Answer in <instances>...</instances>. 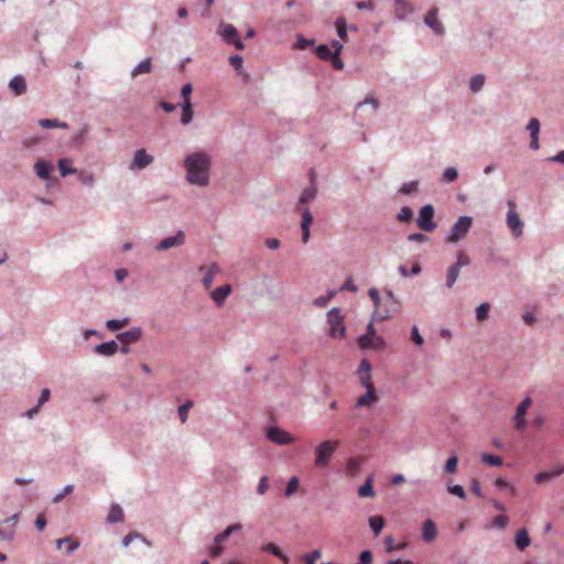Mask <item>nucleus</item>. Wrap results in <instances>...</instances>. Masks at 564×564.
Returning <instances> with one entry per match:
<instances>
[{
    "instance_id": "49530a36",
    "label": "nucleus",
    "mask_w": 564,
    "mask_h": 564,
    "mask_svg": "<svg viewBox=\"0 0 564 564\" xmlns=\"http://www.w3.org/2000/svg\"><path fill=\"white\" fill-rule=\"evenodd\" d=\"M485 84V77L482 75H476L470 79V89L474 93L479 91Z\"/></svg>"
},
{
    "instance_id": "603ef678",
    "label": "nucleus",
    "mask_w": 564,
    "mask_h": 564,
    "mask_svg": "<svg viewBox=\"0 0 564 564\" xmlns=\"http://www.w3.org/2000/svg\"><path fill=\"white\" fill-rule=\"evenodd\" d=\"M384 544H386V547H387V551L388 552H393L395 550H401L405 546L404 543H399V544H395L392 536H387L386 540H384Z\"/></svg>"
},
{
    "instance_id": "f8f14e48",
    "label": "nucleus",
    "mask_w": 564,
    "mask_h": 564,
    "mask_svg": "<svg viewBox=\"0 0 564 564\" xmlns=\"http://www.w3.org/2000/svg\"><path fill=\"white\" fill-rule=\"evenodd\" d=\"M425 24L432 29V31L436 35H443L445 32V29L441 21L437 19V9L433 8L431 9L426 15L424 17Z\"/></svg>"
},
{
    "instance_id": "4468645a",
    "label": "nucleus",
    "mask_w": 564,
    "mask_h": 564,
    "mask_svg": "<svg viewBox=\"0 0 564 564\" xmlns=\"http://www.w3.org/2000/svg\"><path fill=\"white\" fill-rule=\"evenodd\" d=\"M379 400L376 389L367 390L365 394L360 395L355 403L356 408H371Z\"/></svg>"
},
{
    "instance_id": "09e8293b",
    "label": "nucleus",
    "mask_w": 564,
    "mask_h": 564,
    "mask_svg": "<svg viewBox=\"0 0 564 564\" xmlns=\"http://www.w3.org/2000/svg\"><path fill=\"white\" fill-rule=\"evenodd\" d=\"M527 130L530 132V137L539 135L540 121L536 118H532L527 126Z\"/></svg>"
},
{
    "instance_id": "7ed1b4c3",
    "label": "nucleus",
    "mask_w": 564,
    "mask_h": 564,
    "mask_svg": "<svg viewBox=\"0 0 564 564\" xmlns=\"http://www.w3.org/2000/svg\"><path fill=\"white\" fill-rule=\"evenodd\" d=\"M339 446L338 440H327L315 448V466L324 468L328 466L333 454Z\"/></svg>"
},
{
    "instance_id": "5701e85b",
    "label": "nucleus",
    "mask_w": 564,
    "mask_h": 564,
    "mask_svg": "<svg viewBox=\"0 0 564 564\" xmlns=\"http://www.w3.org/2000/svg\"><path fill=\"white\" fill-rule=\"evenodd\" d=\"M133 162L138 169H144L153 162V156L148 154L145 150L140 149L137 150Z\"/></svg>"
},
{
    "instance_id": "680f3d73",
    "label": "nucleus",
    "mask_w": 564,
    "mask_h": 564,
    "mask_svg": "<svg viewBox=\"0 0 564 564\" xmlns=\"http://www.w3.org/2000/svg\"><path fill=\"white\" fill-rule=\"evenodd\" d=\"M408 240L410 241H413V242H417V243H424V242H427L429 241V237L424 234H411L409 237H408Z\"/></svg>"
},
{
    "instance_id": "f257e3e1",
    "label": "nucleus",
    "mask_w": 564,
    "mask_h": 564,
    "mask_svg": "<svg viewBox=\"0 0 564 564\" xmlns=\"http://www.w3.org/2000/svg\"><path fill=\"white\" fill-rule=\"evenodd\" d=\"M212 166L210 156L206 152H194L184 160L186 180L189 184L207 186Z\"/></svg>"
},
{
    "instance_id": "72a5a7b5",
    "label": "nucleus",
    "mask_w": 564,
    "mask_h": 564,
    "mask_svg": "<svg viewBox=\"0 0 564 564\" xmlns=\"http://www.w3.org/2000/svg\"><path fill=\"white\" fill-rule=\"evenodd\" d=\"M64 543H68V546L66 549L67 553H72L73 551H75L79 546V542L78 541L73 540L70 536H67V538H64V539H58L56 541L57 549L62 550Z\"/></svg>"
},
{
    "instance_id": "c03bdc74",
    "label": "nucleus",
    "mask_w": 564,
    "mask_h": 564,
    "mask_svg": "<svg viewBox=\"0 0 564 564\" xmlns=\"http://www.w3.org/2000/svg\"><path fill=\"white\" fill-rule=\"evenodd\" d=\"M299 485H300L299 478L295 476L292 477L286 485L285 496L291 497L292 495H294L296 492V490L299 489Z\"/></svg>"
},
{
    "instance_id": "2eb2a0df",
    "label": "nucleus",
    "mask_w": 564,
    "mask_h": 564,
    "mask_svg": "<svg viewBox=\"0 0 564 564\" xmlns=\"http://www.w3.org/2000/svg\"><path fill=\"white\" fill-rule=\"evenodd\" d=\"M184 240H185V236H184V234L182 231H180L178 234H176L173 237H167V238L163 239L156 246V249L160 250V251H164V250H167V249L173 248V247H178V246H182L184 243Z\"/></svg>"
},
{
    "instance_id": "5fc2aeb1",
    "label": "nucleus",
    "mask_w": 564,
    "mask_h": 564,
    "mask_svg": "<svg viewBox=\"0 0 564 564\" xmlns=\"http://www.w3.org/2000/svg\"><path fill=\"white\" fill-rule=\"evenodd\" d=\"M372 339H373V336H371L367 333L365 335L360 336L358 339L360 348H362V349L370 348Z\"/></svg>"
},
{
    "instance_id": "69168bd1",
    "label": "nucleus",
    "mask_w": 564,
    "mask_h": 564,
    "mask_svg": "<svg viewBox=\"0 0 564 564\" xmlns=\"http://www.w3.org/2000/svg\"><path fill=\"white\" fill-rule=\"evenodd\" d=\"M370 371H371V365H370L369 360L362 359L359 365L358 372L360 375H370Z\"/></svg>"
},
{
    "instance_id": "6e6d98bb",
    "label": "nucleus",
    "mask_w": 564,
    "mask_h": 564,
    "mask_svg": "<svg viewBox=\"0 0 564 564\" xmlns=\"http://www.w3.org/2000/svg\"><path fill=\"white\" fill-rule=\"evenodd\" d=\"M321 556L322 552L319 550H315L304 557L305 564H316V561L319 560Z\"/></svg>"
},
{
    "instance_id": "0eeeda50",
    "label": "nucleus",
    "mask_w": 564,
    "mask_h": 564,
    "mask_svg": "<svg viewBox=\"0 0 564 564\" xmlns=\"http://www.w3.org/2000/svg\"><path fill=\"white\" fill-rule=\"evenodd\" d=\"M516 203L513 200L508 202V214H507V226L510 229L512 236L518 238L522 235L523 223L521 221L517 210Z\"/></svg>"
},
{
    "instance_id": "bb28decb",
    "label": "nucleus",
    "mask_w": 564,
    "mask_h": 564,
    "mask_svg": "<svg viewBox=\"0 0 564 564\" xmlns=\"http://www.w3.org/2000/svg\"><path fill=\"white\" fill-rule=\"evenodd\" d=\"M516 545L520 551H523L530 545V538L525 529H521L516 534Z\"/></svg>"
},
{
    "instance_id": "8fccbe9b",
    "label": "nucleus",
    "mask_w": 564,
    "mask_h": 564,
    "mask_svg": "<svg viewBox=\"0 0 564 564\" xmlns=\"http://www.w3.org/2000/svg\"><path fill=\"white\" fill-rule=\"evenodd\" d=\"M192 406H193V401H187L178 408V415H180V420L182 421V423L186 422L188 411L191 410Z\"/></svg>"
},
{
    "instance_id": "338daca9",
    "label": "nucleus",
    "mask_w": 564,
    "mask_h": 564,
    "mask_svg": "<svg viewBox=\"0 0 564 564\" xmlns=\"http://www.w3.org/2000/svg\"><path fill=\"white\" fill-rule=\"evenodd\" d=\"M359 564H372V554L370 551L366 550L360 553Z\"/></svg>"
},
{
    "instance_id": "6e6552de",
    "label": "nucleus",
    "mask_w": 564,
    "mask_h": 564,
    "mask_svg": "<svg viewBox=\"0 0 564 564\" xmlns=\"http://www.w3.org/2000/svg\"><path fill=\"white\" fill-rule=\"evenodd\" d=\"M434 207L430 204L423 206L416 219L417 227L426 232H431L436 228V223L433 221Z\"/></svg>"
},
{
    "instance_id": "a19ab883",
    "label": "nucleus",
    "mask_w": 564,
    "mask_h": 564,
    "mask_svg": "<svg viewBox=\"0 0 564 564\" xmlns=\"http://www.w3.org/2000/svg\"><path fill=\"white\" fill-rule=\"evenodd\" d=\"M481 460L488 465H491V466H501L502 465V459L501 457L499 456H495V455H491V454H488V453H484L481 455Z\"/></svg>"
},
{
    "instance_id": "de8ad7c7",
    "label": "nucleus",
    "mask_w": 564,
    "mask_h": 564,
    "mask_svg": "<svg viewBox=\"0 0 564 564\" xmlns=\"http://www.w3.org/2000/svg\"><path fill=\"white\" fill-rule=\"evenodd\" d=\"M413 217V212L410 207L404 206L398 214V220L401 223H409Z\"/></svg>"
},
{
    "instance_id": "393cba45",
    "label": "nucleus",
    "mask_w": 564,
    "mask_h": 564,
    "mask_svg": "<svg viewBox=\"0 0 564 564\" xmlns=\"http://www.w3.org/2000/svg\"><path fill=\"white\" fill-rule=\"evenodd\" d=\"M73 161L68 158L59 159L57 162L58 170L62 176H67L77 173V170L72 167Z\"/></svg>"
},
{
    "instance_id": "f3484780",
    "label": "nucleus",
    "mask_w": 564,
    "mask_h": 564,
    "mask_svg": "<svg viewBox=\"0 0 564 564\" xmlns=\"http://www.w3.org/2000/svg\"><path fill=\"white\" fill-rule=\"evenodd\" d=\"M232 292V289L229 284L221 285L219 288H216L210 296L213 301L216 303L217 306H223L227 297Z\"/></svg>"
},
{
    "instance_id": "a18cd8bd",
    "label": "nucleus",
    "mask_w": 564,
    "mask_h": 564,
    "mask_svg": "<svg viewBox=\"0 0 564 564\" xmlns=\"http://www.w3.org/2000/svg\"><path fill=\"white\" fill-rule=\"evenodd\" d=\"M447 491L451 495L457 496L460 499H465L466 498V491H465L464 487L460 486V485H451V484H448L447 485Z\"/></svg>"
},
{
    "instance_id": "7c9ffc66",
    "label": "nucleus",
    "mask_w": 564,
    "mask_h": 564,
    "mask_svg": "<svg viewBox=\"0 0 564 564\" xmlns=\"http://www.w3.org/2000/svg\"><path fill=\"white\" fill-rule=\"evenodd\" d=\"M107 519L110 523L121 522L123 520V511L120 506L112 505Z\"/></svg>"
},
{
    "instance_id": "052dcab7",
    "label": "nucleus",
    "mask_w": 564,
    "mask_h": 564,
    "mask_svg": "<svg viewBox=\"0 0 564 564\" xmlns=\"http://www.w3.org/2000/svg\"><path fill=\"white\" fill-rule=\"evenodd\" d=\"M384 346H386L384 339L381 336L375 335L370 348L380 350V349H383Z\"/></svg>"
},
{
    "instance_id": "bf43d9fd",
    "label": "nucleus",
    "mask_w": 564,
    "mask_h": 564,
    "mask_svg": "<svg viewBox=\"0 0 564 564\" xmlns=\"http://www.w3.org/2000/svg\"><path fill=\"white\" fill-rule=\"evenodd\" d=\"M417 188V182H409V183H405L402 185V187L400 188V192L402 194H411L413 192H415Z\"/></svg>"
},
{
    "instance_id": "aec40b11",
    "label": "nucleus",
    "mask_w": 564,
    "mask_h": 564,
    "mask_svg": "<svg viewBox=\"0 0 564 564\" xmlns=\"http://www.w3.org/2000/svg\"><path fill=\"white\" fill-rule=\"evenodd\" d=\"M413 12L412 4L406 0H395L394 2V13L395 17L400 20L405 19L409 14Z\"/></svg>"
},
{
    "instance_id": "9d476101",
    "label": "nucleus",
    "mask_w": 564,
    "mask_h": 564,
    "mask_svg": "<svg viewBox=\"0 0 564 564\" xmlns=\"http://www.w3.org/2000/svg\"><path fill=\"white\" fill-rule=\"evenodd\" d=\"M531 404H532V399L527 397L517 406V411H516V414L513 417L516 430L523 431L524 427L527 426L525 414L528 413V410L531 406Z\"/></svg>"
},
{
    "instance_id": "37998d69",
    "label": "nucleus",
    "mask_w": 564,
    "mask_h": 564,
    "mask_svg": "<svg viewBox=\"0 0 564 564\" xmlns=\"http://www.w3.org/2000/svg\"><path fill=\"white\" fill-rule=\"evenodd\" d=\"M490 310L489 303H482L480 304L476 310V317L478 321H485L488 318V313Z\"/></svg>"
},
{
    "instance_id": "3c124183",
    "label": "nucleus",
    "mask_w": 564,
    "mask_h": 564,
    "mask_svg": "<svg viewBox=\"0 0 564 564\" xmlns=\"http://www.w3.org/2000/svg\"><path fill=\"white\" fill-rule=\"evenodd\" d=\"M457 175H458V173L455 167H447L443 173L442 180L444 182L451 183L457 178Z\"/></svg>"
},
{
    "instance_id": "1a4fd4ad",
    "label": "nucleus",
    "mask_w": 564,
    "mask_h": 564,
    "mask_svg": "<svg viewBox=\"0 0 564 564\" xmlns=\"http://www.w3.org/2000/svg\"><path fill=\"white\" fill-rule=\"evenodd\" d=\"M219 32L226 43L235 45L239 51L245 48V44L240 40L238 31L232 24L220 23Z\"/></svg>"
},
{
    "instance_id": "4d7b16f0",
    "label": "nucleus",
    "mask_w": 564,
    "mask_h": 564,
    "mask_svg": "<svg viewBox=\"0 0 564 564\" xmlns=\"http://www.w3.org/2000/svg\"><path fill=\"white\" fill-rule=\"evenodd\" d=\"M79 181L85 185H93L95 182V177L91 173L88 172H80L78 174Z\"/></svg>"
},
{
    "instance_id": "ddd939ff",
    "label": "nucleus",
    "mask_w": 564,
    "mask_h": 564,
    "mask_svg": "<svg viewBox=\"0 0 564 564\" xmlns=\"http://www.w3.org/2000/svg\"><path fill=\"white\" fill-rule=\"evenodd\" d=\"M199 270L205 271L202 282L204 288L209 290L214 283L215 276L220 273V268L216 263H212L208 267L202 265Z\"/></svg>"
},
{
    "instance_id": "9b49d317",
    "label": "nucleus",
    "mask_w": 564,
    "mask_h": 564,
    "mask_svg": "<svg viewBox=\"0 0 564 564\" xmlns=\"http://www.w3.org/2000/svg\"><path fill=\"white\" fill-rule=\"evenodd\" d=\"M267 437L278 445H286L294 441L292 435L288 433L286 431L278 427V426H271L267 431Z\"/></svg>"
},
{
    "instance_id": "4be33fe9",
    "label": "nucleus",
    "mask_w": 564,
    "mask_h": 564,
    "mask_svg": "<svg viewBox=\"0 0 564 564\" xmlns=\"http://www.w3.org/2000/svg\"><path fill=\"white\" fill-rule=\"evenodd\" d=\"M313 176H314V172L312 171V172H311V180H312V184H311L308 187H306V188L302 192V194H301V196H300V200H299V203H300V204H302V205H304V204H307V203L312 202V200L316 197V194H317V187H316V185H315V183H314Z\"/></svg>"
},
{
    "instance_id": "f704fd0d",
    "label": "nucleus",
    "mask_w": 564,
    "mask_h": 564,
    "mask_svg": "<svg viewBox=\"0 0 564 564\" xmlns=\"http://www.w3.org/2000/svg\"><path fill=\"white\" fill-rule=\"evenodd\" d=\"M193 119V106L191 101L183 102V110H182V117L181 122L183 124H188Z\"/></svg>"
},
{
    "instance_id": "a878e982",
    "label": "nucleus",
    "mask_w": 564,
    "mask_h": 564,
    "mask_svg": "<svg viewBox=\"0 0 564 564\" xmlns=\"http://www.w3.org/2000/svg\"><path fill=\"white\" fill-rule=\"evenodd\" d=\"M9 86L15 95H22L26 90L25 79L22 76L13 77Z\"/></svg>"
},
{
    "instance_id": "774afa93",
    "label": "nucleus",
    "mask_w": 564,
    "mask_h": 564,
    "mask_svg": "<svg viewBox=\"0 0 564 564\" xmlns=\"http://www.w3.org/2000/svg\"><path fill=\"white\" fill-rule=\"evenodd\" d=\"M360 383L367 389H376L372 381H371V375H360Z\"/></svg>"
},
{
    "instance_id": "a211bd4d",
    "label": "nucleus",
    "mask_w": 564,
    "mask_h": 564,
    "mask_svg": "<svg viewBox=\"0 0 564 564\" xmlns=\"http://www.w3.org/2000/svg\"><path fill=\"white\" fill-rule=\"evenodd\" d=\"M53 169H54L53 164L43 159L37 160L36 163L34 164L35 174L41 180H48Z\"/></svg>"
},
{
    "instance_id": "412c9836",
    "label": "nucleus",
    "mask_w": 564,
    "mask_h": 564,
    "mask_svg": "<svg viewBox=\"0 0 564 564\" xmlns=\"http://www.w3.org/2000/svg\"><path fill=\"white\" fill-rule=\"evenodd\" d=\"M141 336H142L141 329L135 327V328H131L127 332L119 334L118 339L123 345H129V344L137 343L141 338Z\"/></svg>"
},
{
    "instance_id": "c9c22d12",
    "label": "nucleus",
    "mask_w": 564,
    "mask_h": 564,
    "mask_svg": "<svg viewBox=\"0 0 564 564\" xmlns=\"http://www.w3.org/2000/svg\"><path fill=\"white\" fill-rule=\"evenodd\" d=\"M369 525L373 533L378 535L384 525V519L381 516L371 517L369 519Z\"/></svg>"
},
{
    "instance_id": "c85d7f7f",
    "label": "nucleus",
    "mask_w": 564,
    "mask_h": 564,
    "mask_svg": "<svg viewBox=\"0 0 564 564\" xmlns=\"http://www.w3.org/2000/svg\"><path fill=\"white\" fill-rule=\"evenodd\" d=\"M152 69V63H151V58H145L144 61H142L141 63H139L134 68L133 70L131 72V76L132 77H137L141 74H148L150 73Z\"/></svg>"
},
{
    "instance_id": "f03ea898",
    "label": "nucleus",
    "mask_w": 564,
    "mask_h": 564,
    "mask_svg": "<svg viewBox=\"0 0 564 564\" xmlns=\"http://www.w3.org/2000/svg\"><path fill=\"white\" fill-rule=\"evenodd\" d=\"M368 294H369V297L372 300L373 306H375V310L372 313L373 319L383 321L400 311V303L395 299L392 291L388 290V291H386V294H384L383 300L387 303H389V307H387V308L381 307V299L379 295V291L377 289H375V288L370 289L368 291Z\"/></svg>"
},
{
    "instance_id": "423d86ee",
    "label": "nucleus",
    "mask_w": 564,
    "mask_h": 564,
    "mask_svg": "<svg viewBox=\"0 0 564 564\" xmlns=\"http://www.w3.org/2000/svg\"><path fill=\"white\" fill-rule=\"evenodd\" d=\"M473 224V219L469 216H460L457 221L453 225L451 234L447 237V241L451 243L458 242L469 231Z\"/></svg>"
},
{
    "instance_id": "2f4dec72",
    "label": "nucleus",
    "mask_w": 564,
    "mask_h": 564,
    "mask_svg": "<svg viewBox=\"0 0 564 564\" xmlns=\"http://www.w3.org/2000/svg\"><path fill=\"white\" fill-rule=\"evenodd\" d=\"M372 477H368L365 481V484L359 487L358 489V496L361 497V498H366V497H373L375 496V491H373V488H372Z\"/></svg>"
},
{
    "instance_id": "e2e57ef3",
    "label": "nucleus",
    "mask_w": 564,
    "mask_h": 564,
    "mask_svg": "<svg viewBox=\"0 0 564 564\" xmlns=\"http://www.w3.org/2000/svg\"><path fill=\"white\" fill-rule=\"evenodd\" d=\"M268 477L267 476H262L260 478V481L258 484V487H257V491L259 495H264L269 488V485H268Z\"/></svg>"
},
{
    "instance_id": "b1692460",
    "label": "nucleus",
    "mask_w": 564,
    "mask_h": 564,
    "mask_svg": "<svg viewBox=\"0 0 564 564\" xmlns=\"http://www.w3.org/2000/svg\"><path fill=\"white\" fill-rule=\"evenodd\" d=\"M118 350V344L115 340H110L107 343H102L100 345H97L95 348V351L99 355L104 356H112Z\"/></svg>"
},
{
    "instance_id": "6ab92c4d",
    "label": "nucleus",
    "mask_w": 564,
    "mask_h": 564,
    "mask_svg": "<svg viewBox=\"0 0 564 564\" xmlns=\"http://www.w3.org/2000/svg\"><path fill=\"white\" fill-rule=\"evenodd\" d=\"M313 223V216L311 212L307 208H304L302 213V221H301V228H302V241L303 243H306L310 239V226Z\"/></svg>"
},
{
    "instance_id": "c756f323",
    "label": "nucleus",
    "mask_w": 564,
    "mask_h": 564,
    "mask_svg": "<svg viewBox=\"0 0 564 564\" xmlns=\"http://www.w3.org/2000/svg\"><path fill=\"white\" fill-rule=\"evenodd\" d=\"M240 529H241V524H239V523H235V524L227 527V529L224 532H221L220 534H217L215 536V543L221 544L229 538V535L231 533H234Z\"/></svg>"
},
{
    "instance_id": "20e7f679",
    "label": "nucleus",
    "mask_w": 564,
    "mask_h": 564,
    "mask_svg": "<svg viewBox=\"0 0 564 564\" xmlns=\"http://www.w3.org/2000/svg\"><path fill=\"white\" fill-rule=\"evenodd\" d=\"M470 262V257L465 251L457 252L456 262L449 265L446 271V286L448 289H452L456 283L460 269L469 265Z\"/></svg>"
},
{
    "instance_id": "79ce46f5",
    "label": "nucleus",
    "mask_w": 564,
    "mask_h": 564,
    "mask_svg": "<svg viewBox=\"0 0 564 564\" xmlns=\"http://www.w3.org/2000/svg\"><path fill=\"white\" fill-rule=\"evenodd\" d=\"M39 123H40L41 127L46 128V129H51V128H63V129H65V128H67L66 123H61V122H58L55 119H41Z\"/></svg>"
},
{
    "instance_id": "dca6fc26",
    "label": "nucleus",
    "mask_w": 564,
    "mask_h": 564,
    "mask_svg": "<svg viewBox=\"0 0 564 564\" xmlns=\"http://www.w3.org/2000/svg\"><path fill=\"white\" fill-rule=\"evenodd\" d=\"M563 474H564V466L560 465L552 470L538 473L534 476V481L539 485L543 484V482H549L552 479H554L555 477H558Z\"/></svg>"
},
{
    "instance_id": "864d4df0",
    "label": "nucleus",
    "mask_w": 564,
    "mask_h": 564,
    "mask_svg": "<svg viewBox=\"0 0 564 564\" xmlns=\"http://www.w3.org/2000/svg\"><path fill=\"white\" fill-rule=\"evenodd\" d=\"M335 295V292H329L327 295L316 297L313 303L318 307H324L330 301V299Z\"/></svg>"
},
{
    "instance_id": "4c0bfd02",
    "label": "nucleus",
    "mask_w": 564,
    "mask_h": 564,
    "mask_svg": "<svg viewBox=\"0 0 564 564\" xmlns=\"http://www.w3.org/2000/svg\"><path fill=\"white\" fill-rule=\"evenodd\" d=\"M336 29H337V34L340 37V40L346 42L348 36H347L346 20L344 18H338L336 20Z\"/></svg>"
},
{
    "instance_id": "39448f33",
    "label": "nucleus",
    "mask_w": 564,
    "mask_h": 564,
    "mask_svg": "<svg viewBox=\"0 0 564 564\" xmlns=\"http://www.w3.org/2000/svg\"><path fill=\"white\" fill-rule=\"evenodd\" d=\"M327 322L329 324L328 335L333 338H343L346 334L344 317L338 308H332L327 313Z\"/></svg>"
},
{
    "instance_id": "473e14b6",
    "label": "nucleus",
    "mask_w": 564,
    "mask_h": 564,
    "mask_svg": "<svg viewBox=\"0 0 564 564\" xmlns=\"http://www.w3.org/2000/svg\"><path fill=\"white\" fill-rule=\"evenodd\" d=\"M262 551L269 552L278 557H280L284 564H289V557L281 552V550L274 543H267L262 546Z\"/></svg>"
},
{
    "instance_id": "0e129e2a",
    "label": "nucleus",
    "mask_w": 564,
    "mask_h": 564,
    "mask_svg": "<svg viewBox=\"0 0 564 564\" xmlns=\"http://www.w3.org/2000/svg\"><path fill=\"white\" fill-rule=\"evenodd\" d=\"M312 44H313V41L306 40L303 36H299L294 47L297 50H305Z\"/></svg>"
},
{
    "instance_id": "cd10ccee",
    "label": "nucleus",
    "mask_w": 564,
    "mask_h": 564,
    "mask_svg": "<svg viewBox=\"0 0 564 564\" xmlns=\"http://www.w3.org/2000/svg\"><path fill=\"white\" fill-rule=\"evenodd\" d=\"M423 539L425 541H432L436 536V525L432 520H426L422 528Z\"/></svg>"
},
{
    "instance_id": "58836bf2",
    "label": "nucleus",
    "mask_w": 564,
    "mask_h": 564,
    "mask_svg": "<svg viewBox=\"0 0 564 564\" xmlns=\"http://www.w3.org/2000/svg\"><path fill=\"white\" fill-rule=\"evenodd\" d=\"M316 55L324 61H329L333 56V52L330 51L329 46L327 45H319L315 50Z\"/></svg>"
},
{
    "instance_id": "13d9d810",
    "label": "nucleus",
    "mask_w": 564,
    "mask_h": 564,
    "mask_svg": "<svg viewBox=\"0 0 564 564\" xmlns=\"http://www.w3.org/2000/svg\"><path fill=\"white\" fill-rule=\"evenodd\" d=\"M230 65L240 73L242 69V57L240 55H232L229 58Z\"/></svg>"
},
{
    "instance_id": "ea45409f",
    "label": "nucleus",
    "mask_w": 564,
    "mask_h": 564,
    "mask_svg": "<svg viewBox=\"0 0 564 564\" xmlns=\"http://www.w3.org/2000/svg\"><path fill=\"white\" fill-rule=\"evenodd\" d=\"M458 458L457 456H451L444 466V471L446 474H455L457 471Z\"/></svg>"
},
{
    "instance_id": "e433bc0d",
    "label": "nucleus",
    "mask_w": 564,
    "mask_h": 564,
    "mask_svg": "<svg viewBox=\"0 0 564 564\" xmlns=\"http://www.w3.org/2000/svg\"><path fill=\"white\" fill-rule=\"evenodd\" d=\"M129 318H123V319H109L106 324L107 328L110 330V332H116V330H119L123 327H126L128 324H129Z\"/></svg>"
}]
</instances>
